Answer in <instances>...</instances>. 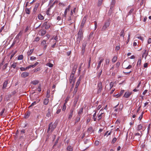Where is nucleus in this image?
Instances as JSON below:
<instances>
[{
  "label": "nucleus",
  "mask_w": 151,
  "mask_h": 151,
  "mask_svg": "<svg viewBox=\"0 0 151 151\" xmlns=\"http://www.w3.org/2000/svg\"><path fill=\"white\" fill-rule=\"evenodd\" d=\"M8 65V63H6L4 64L2 67V69L3 70H4L7 67Z\"/></svg>",
  "instance_id": "obj_49"
},
{
  "label": "nucleus",
  "mask_w": 151,
  "mask_h": 151,
  "mask_svg": "<svg viewBox=\"0 0 151 151\" xmlns=\"http://www.w3.org/2000/svg\"><path fill=\"white\" fill-rule=\"evenodd\" d=\"M30 114V112L29 111L26 112L25 114V118H27Z\"/></svg>",
  "instance_id": "obj_26"
},
{
  "label": "nucleus",
  "mask_w": 151,
  "mask_h": 151,
  "mask_svg": "<svg viewBox=\"0 0 151 151\" xmlns=\"http://www.w3.org/2000/svg\"><path fill=\"white\" fill-rule=\"evenodd\" d=\"M50 90H48L47 92L46 97H47V98H49L50 97Z\"/></svg>",
  "instance_id": "obj_43"
},
{
  "label": "nucleus",
  "mask_w": 151,
  "mask_h": 151,
  "mask_svg": "<svg viewBox=\"0 0 151 151\" xmlns=\"http://www.w3.org/2000/svg\"><path fill=\"white\" fill-rule=\"evenodd\" d=\"M25 12H26V13L27 14H29L30 13V11L29 9H28L27 8H26L25 9Z\"/></svg>",
  "instance_id": "obj_45"
},
{
  "label": "nucleus",
  "mask_w": 151,
  "mask_h": 151,
  "mask_svg": "<svg viewBox=\"0 0 151 151\" xmlns=\"http://www.w3.org/2000/svg\"><path fill=\"white\" fill-rule=\"evenodd\" d=\"M7 83L8 82L7 81H6L4 82L3 84V86L2 87L3 89H5L6 88L7 86Z\"/></svg>",
  "instance_id": "obj_24"
},
{
  "label": "nucleus",
  "mask_w": 151,
  "mask_h": 151,
  "mask_svg": "<svg viewBox=\"0 0 151 151\" xmlns=\"http://www.w3.org/2000/svg\"><path fill=\"white\" fill-rule=\"evenodd\" d=\"M143 112H142V114H141V115L138 118V119H139V120H141L142 119V117H143Z\"/></svg>",
  "instance_id": "obj_62"
},
{
  "label": "nucleus",
  "mask_w": 151,
  "mask_h": 151,
  "mask_svg": "<svg viewBox=\"0 0 151 151\" xmlns=\"http://www.w3.org/2000/svg\"><path fill=\"white\" fill-rule=\"evenodd\" d=\"M98 93H100L102 90V86L101 82H99L97 84Z\"/></svg>",
  "instance_id": "obj_4"
},
{
  "label": "nucleus",
  "mask_w": 151,
  "mask_h": 151,
  "mask_svg": "<svg viewBox=\"0 0 151 151\" xmlns=\"http://www.w3.org/2000/svg\"><path fill=\"white\" fill-rule=\"evenodd\" d=\"M39 81L37 80H35L32 81L31 83L34 85H36L38 84L39 83Z\"/></svg>",
  "instance_id": "obj_19"
},
{
  "label": "nucleus",
  "mask_w": 151,
  "mask_h": 151,
  "mask_svg": "<svg viewBox=\"0 0 151 151\" xmlns=\"http://www.w3.org/2000/svg\"><path fill=\"white\" fill-rule=\"evenodd\" d=\"M38 18L40 20H43L44 19V17L41 14H40L38 16Z\"/></svg>",
  "instance_id": "obj_28"
},
{
  "label": "nucleus",
  "mask_w": 151,
  "mask_h": 151,
  "mask_svg": "<svg viewBox=\"0 0 151 151\" xmlns=\"http://www.w3.org/2000/svg\"><path fill=\"white\" fill-rule=\"evenodd\" d=\"M91 62V58H89V60L88 61V68H89L90 67Z\"/></svg>",
  "instance_id": "obj_59"
},
{
  "label": "nucleus",
  "mask_w": 151,
  "mask_h": 151,
  "mask_svg": "<svg viewBox=\"0 0 151 151\" xmlns=\"http://www.w3.org/2000/svg\"><path fill=\"white\" fill-rule=\"evenodd\" d=\"M148 55V52L147 51V50H144V52H143L142 57H145V59H146V57H147V55Z\"/></svg>",
  "instance_id": "obj_14"
},
{
  "label": "nucleus",
  "mask_w": 151,
  "mask_h": 151,
  "mask_svg": "<svg viewBox=\"0 0 151 151\" xmlns=\"http://www.w3.org/2000/svg\"><path fill=\"white\" fill-rule=\"evenodd\" d=\"M56 127V124L55 123H53L51 122L49 125V127L47 130V132L50 130L51 132H52Z\"/></svg>",
  "instance_id": "obj_2"
},
{
  "label": "nucleus",
  "mask_w": 151,
  "mask_h": 151,
  "mask_svg": "<svg viewBox=\"0 0 151 151\" xmlns=\"http://www.w3.org/2000/svg\"><path fill=\"white\" fill-rule=\"evenodd\" d=\"M16 40L14 39V40L13 41V43L12 45H11V47H12L15 45V42H16Z\"/></svg>",
  "instance_id": "obj_56"
},
{
  "label": "nucleus",
  "mask_w": 151,
  "mask_h": 151,
  "mask_svg": "<svg viewBox=\"0 0 151 151\" xmlns=\"http://www.w3.org/2000/svg\"><path fill=\"white\" fill-rule=\"evenodd\" d=\"M57 19L58 20L57 22L58 24H61L62 22V20H61L60 17L58 16L57 17Z\"/></svg>",
  "instance_id": "obj_15"
},
{
  "label": "nucleus",
  "mask_w": 151,
  "mask_h": 151,
  "mask_svg": "<svg viewBox=\"0 0 151 151\" xmlns=\"http://www.w3.org/2000/svg\"><path fill=\"white\" fill-rule=\"evenodd\" d=\"M104 60V59L103 58H102L99 61V62L97 68V69H99L101 67V63L103 62Z\"/></svg>",
  "instance_id": "obj_18"
},
{
  "label": "nucleus",
  "mask_w": 151,
  "mask_h": 151,
  "mask_svg": "<svg viewBox=\"0 0 151 151\" xmlns=\"http://www.w3.org/2000/svg\"><path fill=\"white\" fill-rule=\"evenodd\" d=\"M77 101H78V99H75L74 101V102H73V104H74V106H75L76 104H77Z\"/></svg>",
  "instance_id": "obj_54"
},
{
  "label": "nucleus",
  "mask_w": 151,
  "mask_h": 151,
  "mask_svg": "<svg viewBox=\"0 0 151 151\" xmlns=\"http://www.w3.org/2000/svg\"><path fill=\"white\" fill-rule=\"evenodd\" d=\"M34 51V49H31L29 50L27 52L28 56H30L33 52Z\"/></svg>",
  "instance_id": "obj_22"
},
{
  "label": "nucleus",
  "mask_w": 151,
  "mask_h": 151,
  "mask_svg": "<svg viewBox=\"0 0 151 151\" xmlns=\"http://www.w3.org/2000/svg\"><path fill=\"white\" fill-rule=\"evenodd\" d=\"M50 8H49L47 11L46 14L48 15H50Z\"/></svg>",
  "instance_id": "obj_47"
},
{
  "label": "nucleus",
  "mask_w": 151,
  "mask_h": 151,
  "mask_svg": "<svg viewBox=\"0 0 151 151\" xmlns=\"http://www.w3.org/2000/svg\"><path fill=\"white\" fill-rule=\"evenodd\" d=\"M42 87V85L41 84H39L38 86V87L37 88V90L38 91L40 92L41 91V88Z\"/></svg>",
  "instance_id": "obj_38"
},
{
  "label": "nucleus",
  "mask_w": 151,
  "mask_h": 151,
  "mask_svg": "<svg viewBox=\"0 0 151 151\" xmlns=\"http://www.w3.org/2000/svg\"><path fill=\"white\" fill-rule=\"evenodd\" d=\"M48 102H49L48 98H47L46 99H44V102H43V104H44L46 105L48 104Z\"/></svg>",
  "instance_id": "obj_25"
},
{
  "label": "nucleus",
  "mask_w": 151,
  "mask_h": 151,
  "mask_svg": "<svg viewBox=\"0 0 151 151\" xmlns=\"http://www.w3.org/2000/svg\"><path fill=\"white\" fill-rule=\"evenodd\" d=\"M20 69L22 71H24L26 70L25 68H24V67H21L20 68Z\"/></svg>",
  "instance_id": "obj_61"
},
{
  "label": "nucleus",
  "mask_w": 151,
  "mask_h": 151,
  "mask_svg": "<svg viewBox=\"0 0 151 151\" xmlns=\"http://www.w3.org/2000/svg\"><path fill=\"white\" fill-rule=\"evenodd\" d=\"M25 130L24 129H22L20 131V133L19 135L20 139H23L24 138V134L25 133Z\"/></svg>",
  "instance_id": "obj_6"
},
{
  "label": "nucleus",
  "mask_w": 151,
  "mask_h": 151,
  "mask_svg": "<svg viewBox=\"0 0 151 151\" xmlns=\"http://www.w3.org/2000/svg\"><path fill=\"white\" fill-rule=\"evenodd\" d=\"M116 140V138H114L112 140V143H114Z\"/></svg>",
  "instance_id": "obj_60"
},
{
  "label": "nucleus",
  "mask_w": 151,
  "mask_h": 151,
  "mask_svg": "<svg viewBox=\"0 0 151 151\" xmlns=\"http://www.w3.org/2000/svg\"><path fill=\"white\" fill-rule=\"evenodd\" d=\"M115 0H112L111 5H114L115 4Z\"/></svg>",
  "instance_id": "obj_58"
},
{
  "label": "nucleus",
  "mask_w": 151,
  "mask_h": 151,
  "mask_svg": "<svg viewBox=\"0 0 151 151\" xmlns=\"http://www.w3.org/2000/svg\"><path fill=\"white\" fill-rule=\"evenodd\" d=\"M74 108H72L70 110L69 114L68 117L69 119H70L71 118L73 115V112L74 111Z\"/></svg>",
  "instance_id": "obj_10"
},
{
  "label": "nucleus",
  "mask_w": 151,
  "mask_h": 151,
  "mask_svg": "<svg viewBox=\"0 0 151 151\" xmlns=\"http://www.w3.org/2000/svg\"><path fill=\"white\" fill-rule=\"evenodd\" d=\"M29 73L27 72H24L22 73L21 75V76L22 77V78H26L27 76H28L29 75Z\"/></svg>",
  "instance_id": "obj_8"
},
{
  "label": "nucleus",
  "mask_w": 151,
  "mask_h": 151,
  "mask_svg": "<svg viewBox=\"0 0 151 151\" xmlns=\"http://www.w3.org/2000/svg\"><path fill=\"white\" fill-rule=\"evenodd\" d=\"M120 47L119 46H117L115 48V50H118L120 49Z\"/></svg>",
  "instance_id": "obj_64"
},
{
  "label": "nucleus",
  "mask_w": 151,
  "mask_h": 151,
  "mask_svg": "<svg viewBox=\"0 0 151 151\" xmlns=\"http://www.w3.org/2000/svg\"><path fill=\"white\" fill-rule=\"evenodd\" d=\"M80 80L79 79V80L77 81L76 83V88H77V87L78 86L79 83H80Z\"/></svg>",
  "instance_id": "obj_52"
},
{
  "label": "nucleus",
  "mask_w": 151,
  "mask_h": 151,
  "mask_svg": "<svg viewBox=\"0 0 151 151\" xmlns=\"http://www.w3.org/2000/svg\"><path fill=\"white\" fill-rule=\"evenodd\" d=\"M70 8V6L69 5L68 6V7L67 8L65 9L64 12V14L63 15V17H64L65 18L66 17L67 13L69 11Z\"/></svg>",
  "instance_id": "obj_11"
},
{
  "label": "nucleus",
  "mask_w": 151,
  "mask_h": 151,
  "mask_svg": "<svg viewBox=\"0 0 151 151\" xmlns=\"http://www.w3.org/2000/svg\"><path fill=\"white\" fill-rule=\"evenodd\" d=\"M123 65L124 67V68L127 69H130L132 67V66L131 65H129L127 67L126 66H125L124 63H123Z\"/></svg>",
  "instance_id": "obj_20"
},
{
  "label": "nucleus",
  "mask_w": 151,
  "mask_h": 151,
  "mask_svg": "<svg viewBox=\"0 0 151 151\" xmlns=\"http://www.w3.org/2000/svg\"><path fill=\"white\" fill-rule=\"evenodd\" d=\"M132 94V92L129 91H127L125 92L124 97L126 98H129Z\"/></svg>",
  "instance_id": "obj_12"
},
{
  "label": "nucleus",
  "mask_w": 151,
  "mask_h": 151,
  "mask_svg": "<svg viewBox=\"0 0 151 151\" xmlns=\"http://www.w3.org/2000/svg\"><path fill=\"white\" fill-rule=\"evenodd\" d=\"M114 83L113 82H111V83H110V89H111L113 87L114 84Z\"/></svg>",
  "instance_id": "obj_37"
},
{
  "label": "nucleus",
  "mask_w": 151,
  "mask_h": 151,
  "mask_svg": "<svg viewBox=\"0 0 151 151\" xmlns=\"http://www.w3.org/2000/svg\"><path fill=\"white\" fill-rule=\"evenodd\" d=\"M142 128V126L141 124L139 125L137 127V129L138 130H141Z\"/></svg>",
  "instance_id": "obj_34"
},
{
  "label": "nucleus",
  "mask_w": 151,
  "mask_h": 151,
  "mask_svg": "<svg viewBox=\"0 0 151 151\" xmlns=\"http://www.w3.org/2000/svg\"><path fill=\"white\" fill-rule=\"evenodd\" d=\"M22 34V33L21 32H20L17 35V36L16 37L14 38V40H19V38L21 36V35Z\"/></svg>",
  "instance_id": "obj_17"
},
{
  "label": "nucleus",
  "mask_w": 151,
  "mask_h": 151,
  "mask_svg": "<svg viewBox=\"0 0 151 151\" xmlns=\"http://www.w3.org/2000/svg\"><path fill=\"white\" fill-rule=\"evenodd\" d=\"M41 45L43 46H44L46 45V41L45 40H43L41 42Z\"/></svg>",
  "instance_id": "obj_48"
},
{
  "label": "nucleus",
  "mask_w": 151,
  "mask_h": 151,
  "mask_svg": "<svg viewBox=\"0 0 151 151\" xmlns=\"http://www.w3.org/2000/svg\"><path fill=\"white\" fill-rule=\"evenodd\" d=\"M41 36H43L46 33V31L45 30L43 29L41 31Z\"/></svg>",
  "instance_id": "obj_39"
},
{
  "label": "nucleus",
  "mask_w": 151,
  "mask_h": 151,
  "mask_svg": "<svg viewBox=\"0 0 151 151\" xmlns=\"http://www.w3.org/2000/svg\"><path fill=\"white\" fill-rule=\"evenodd\" d=\"M78 67V65L75 64L74 65L73 68L72 72V73L75 74Z\"/></svg>",
  "instance_id": "obj_16"
},
{
  "label": "nucleus",
  "mask_w": 151,
  "mask_h": 151,
  "mask_svg": "<svg viewBox=\"0 0 151 151\" xmlns=\"http://www.w3.org/2000/svg\"><path fill=\"white\" fill-rule=\"evenodd\" d=\"M134 134L136 136H138L139 138H140L141 136V135L139 132L135 133Z\"/></svg>",
  "instance_id": "obj_46"
},
{
  "label": "nucleus",
  "mask_w": 151,
  "mask_h": 151,
  "mask_svg": "<svg viewBox=\"0 0 151 151\" xmlns=\"http://www.w3.org/2000/svg\"><path fill=\"white\" fill-rule=\"evenodd\" d=\"M46 65L50 68H52L53 66V64L52 63H47Z\"/></svg>",
  "instance_id": "obj_41"
},
{
  "label": "nucleus",
  "mask_w": 151,
  "mask_h": 151,
  "mask_svg": "<svg viewBox=\"0 0 151 151\" xmlns=\"http://www.w3.org/2000/svg\"><path fill=\"white\" fill-rule=\"evenodd\" d=\"M83 109L82 108H80L78 112V114L79 115L81 114L83 112Z\"/></svg>",
  "instance_id": "obj_36"
},
{
  "label": "nucleus",
  "mask_w": 151,
  "mask_h": 151,
  "mask_svg": "<svg viewBox=\"0 0 151 151\" xmlns=\"http://www.w3.org/2000/svg\"><path fill=\"white\" fill-rule=\"evenodd\" d=\"M136 38H138L140 40H141L142 41H143V38L142 37H141L140 36H137L136 37Z\"/></svg>",
  "instance_id": "obj_53"
},
{
  "label": "nucleus",
  "mask_w": 151,
  "mask_h": 151,
  "mask_svg": "<svg viewBox=\"0 0 151 151\" xmlns=\"http://www.w3.org/2000/svg\"><path fill=\"white\" fill-rule=\"evenodd\" d=\"M110 25V23L109 21H107L106 22L104 25L102 29L103 30H105L107 27H109Z\"/></svg>",
  "instance_id": "obj_13"
},
{
  "label": "nucleus",
  "mask_w": 151,
  "mask_h": 151,
  "mask_svg": "<svg viewBox=\"0 0 151 151\" xmlns=\"http://www.w3.org/2000/svg\"><path fill=\"white\" fill-rule=\"evenodd\" d=\"M36 57H34L33 56H32L30 57V59L31 60H36Z\"/></svg>",
  "instance_id": "obj_50"
},
{
  "label": "nucleus",
  "mask_w": 151,
  "mask_h": 151,
  "mask_svg": "<svg viewBox=\"0 0 151 151\" xmlns=\"http://www.w3.org/2000/svg\"><path fill=\"white\" fill-rule=\"evenodd\" d=\"M39 5V3H37L35 5V7L33 9V11L34 12H35L37 11L38 7Z\"/></svg>",
  "instance_id": "obj_23"
},
{
  "label": "nucleus",
  "mask_w": 151,
  "mask_h": 151,
  "mask_svg": "<svg viewBox=\"0 0 151 151\" xmlns=\"http://www.w3.org/2000/svg\"><path fill=\"white\" fill-rule=\"evenodd\" d=\"M39 64L38 62H37L34 65H29V67H30V68H34L37 65Z\"/></svg>",
  "instance_id": "obj_30"
},
{
  "label": "nucleus",
  "mask_w": 151,
  "mask_h": 151,
  "mask_svg": "<svg viewBox=\"0 0 151 151\" xmlns=\"http://www.w3.org/2000/svg\"><path fill=\"white\" fill-rule=\"evenodd\" d=\"M124 30H122L121 31V32H120V36H122L123 38H124Z\"/></svg>",
  "instance_id": "obj_51"
},
{
  "label": "nucleus",
  "mask_w": 151,
  "mask_h": 151,
  "mask_svg": "<svg viewBox=\"0 0 151 151\" xmlns=\"http://www.w3.org/2000/svg\"><path fill=\"white\" fill-rule=\"evenodd\" d=\"M66 108V106L65 105V104H64V105H63V108H62V110L63 111H64Z\"/></svg>",
  "instance_id": "obj_57"
},
{
  "label": "nucleus",
  "mask_w": 151,
  "mask_h": 151,
  "mask_svg": "<svg viewBox=\"0 0 151 151\" xmlns=\"http://www.w3.org/2000/svg\"><path fill=\"white\" fill-rule=\"evenodd\" d=\"M104 115V113L103 112V110H101L98 114V121H100L103 115Z\"/></svg>",
  "instance_id": "obj_5"
},
{
  "label": "nucleus",
  "mask_w": 151,
  "mask_h": 151,
  "mask_svg": "<svg viewBox=\"0 0 151 151\" xmlns=\"http://www.w3.org/2000/svg\"><path fill=\"white\" fill-rule=\"evenodd\" d=\"M117 59V57L116 56H114L112 59V62L114 63L116 61Z\"/></svg>",
  "instance_id": "obj_44"
},
{
  "label": "nucleus",
  "mask_w": 151,
  "mask_h": 151,
  "mask_svg": "<svg viewBox=\"0 0 151 151\" xmlns=\"http://www.w3.org/2000/svg\"><path fill=\"white\" fill-rule=\"evenodd\" d=\"M73 147L69 145L67 147V150L68 151H73Z\"/></svg>",
  "instance_id": "obj_21"
},
{
  "label": "nucleus",
  "mask_w": 151,
  "mask_h": 151,
  "mask_svg": "<svg viewBox=\"0 0 151 151\" xmlns=\"http://www.w3.org/2000/svg\"><path fill=\"white\" fill-rule=\"evenodd\" d=\"M39 101H40V100H38L37 102L36 101H35L34 102H33L32 103V104H31V105L29 106V108H30V107L33 106H34L37 103L39 102Z\"/></svg>",
  "instance_id": "obj_27"
},
{
  "label": "nucleus",
  "mask_w": 151,
  "mask_h": 151,
  "mask_svg": "<svg viewBox=\"0 0 151 151\" xmlns=\"http://www.w3.org/2000/svg\"><path fill=\"white\" fill-rule=\"evenodd\" d=\"M109 61H110V60L109 59H108V58L106 59L105 61V63L104 65H108L109 64Z\"/></svg>",
  "instance_id": "obj_31"
},
{
  "label": "nucleus",
  "mask_w": 151,
  "mask_h": 151,
  "mask_svg": "<svg viewBox=\"0 0 151 151\" xmlns=\"http://www.w3.org/2000/svg\"><path fill=\"white\" fill-rule=\"evenodd\" d=\"M103 0H99L98 3V6H100L102 4Z\"/></svg>",
  "instance_id": "obj_40"
},
{
  "label": "nucleus",
  "mask_w": 151,
  "mask_h": 151,
  "mask_svg": "<svg viewBox=\"0 0 151 151\" xmlns=\"http://www.w3.org/2000/svg\"><path fill=\"white\" fill-rule=\"evenodd\" d=\"M96 112H95L94 114L93 115V121H96L97 120L96 118Z\"/></svg>",
  "instance_id": "obj_33"
},
{
  "label": "nucleus",
  "mask_w": 151,
  "mask_h": 151,
  "mask_svg": "<svg viewBox=\"0 0 151 151\" xmlns=\"http://www.w3.org/2000/svg\"><path fill=\"white\" fill-rule=\"evenodd\" d=\"M17 66V63H13L10 66V68H13L15 69Z\"/></svg>",
  "instance_id": "obj_29"
},
{
  "label": "nucleus",
  "mask_w": 151,
  "mask_h": 151,
  "mask_svg": "<svg viewBox=\"0 0 151 151\" xmlns=\"http://www.w3.org/2000/svg\"><path fill=\"white\" fill-rule=\"evenodd\" d=\"M83 32L82 28L80 29L78 33V37L77 38L76 42L77 43H79L81 39L83 37Z\"/></svg>",
  "instance_id": "obj_1"
},
{
  "label": "nucleus",
  "mask_w": 151,
  "mask_h": 151,
  "mask_svg": "<svg viewBox=\"0 0 151 151\" xmlns=\"http://www.w3.org/2000/svg\"><path fill=\"white\" fill-rule=\"evenodd\" d=\"M39 40H40L39 37H37L35 38L34 41L37 42V41H38Z\"/></svg>",
  "instance_id": "obj_55"
},
{
  "label": "nucleus",
  "mask_w": 151,
  "mask_h": 151,
  "mask_svg": "<svg viewBox=\"0 0 151 151\" xmlns=\"http://www.w3.org/2000/svg\"><path fill=\"white\" fill-rule=\"evenodd\" d=\"M99 144V142L98 141H96L95 142V144L96 145H98Z\"/></svg>",
  "instance_id": "obj_63"
},
{
  "label": "nucleus",
  "mask_w": 151,
  "mask_h": 151,
  "mask_svg": "<svg viewBox=\"0 0 151 151\" xmlns=\"http://www.w3.org/2000/svg\"><path fill=\"white\" fill-rule=\"evenodd\" d=\"M23 56L22 55H20L18 57L17 59L19 60H22L23 59Z\"/></svg>",
  "instance_id": "obj_35"
},
{
  "label": "nucleus",
  "mask_w": 151,
  "mask_h": 151,
  "mask_svg": "<svg viewBox=\"0 0 151 151\" xmlns=\"http://www.w3.org/2000/svg\"><path fill=\"white\" fill-rule=\"evenodd\" d=\"M50 109H48V110L47 113L46 114V116L47 117H50Z\"/></svg>",
  "instance_id": "obj_42"
},
{
  "label": "nucleus",
  "mask_w": 151,
  "mask_h": 151,
  "mask_svg": "<svg viewBox=\"0 0 151 151\" xmlns=\"http://www.w3.org/2000/svg\"><path fill=\"white\" fill-rule=\"evenodd\" d=\"M74 74L71 73L70 77V83H73L75 82V78L74 77Z\"/></svg>",
  "instance_id": "obj_7"
},
{
  "label": "nucleus",
  "mask_w": 151,
  "mask_h": 151,
  "mask_svg": "<svg viewBox=\"0 0 151 151\" xmlns=\"http://www.w3.org/2000/svg\"><path fill=\"white\" fill-rule=\"evenodd\" d=\"M141 63V59H139L137 61V66L138 67H139Z\"/></svg>",
  "instance_id": "obj_32"
},
{
  "label": "nucleus",
  "mask_w": 151,
  "mask_h": 151,
  "mask_svg": "<svg viewBox=\"0 0 151 151\" xmlns=\"http://www.w3.org/2000/svg\"><path fill=\"white\" fill-rule=\"evenodd\" d=\"M86 17L85 16L83 18L81 22V23L80 26L81 28L83 27L84 26V24L86 22Z\"/></svg>",
  "instance_id": "obj_9"
},
{
  "label": "nucleus",
  "mask_w": 151,
  "mask_h": 151,
  "mask_svg": "<svg viewBox=\"0 0 151 151\" xmlns=\"http://www.w3.org/2000/svg\"><path fill=\"white\" fill-rule=\"evenodd\" d=\"M51 24V23L50 22H45L43 23V25L45 29H48L50 28Z\"/></svg>",
  "instance_id": "obj_3"
}]
</instances>
